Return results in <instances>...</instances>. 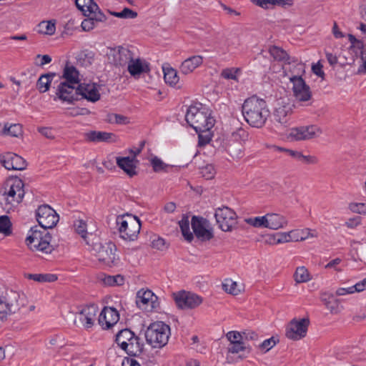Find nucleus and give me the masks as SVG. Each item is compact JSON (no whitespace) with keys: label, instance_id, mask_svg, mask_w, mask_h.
I'll list each match as a JSON object with an SVG mask.
<instances>
[{"label":"nucleus","instance_id":"864d4df0","mask_svg":"<svg viewBox=\"0 0 366 366\" xmlns=\"http://www.w3.org/2000/svg\"><path fill=\"white\" fill-rule=\"evenodd\" d=\"M240 71L238 68H227L222 71L221 76L226 79L237 80V74Z\"/></svg>","mask_w":366,"mask_h":366},{"label":"nucleus","instance_id":"4468645a","mask_svg":"<svg viewBox=\"0 0 366 366\" xmlns=\"http://www.w3.org/2000/svg\"><path fill=\"white\" fill-rule=\"evenodd\" d=\"M192 228L195 236L202 241L210 240L213 238V230L209 222L200 217L193 216L191 221Z\"/></svg>","mask_w":366,"mask_h":366},{"label":"nucleus","instance_id":"5fc2aeb1","mask_svg":"<svg viewBox=\"0 0 366 366\" xmlns=\"http://www.w3.org/2000/svg\"><path fill=\"white\" fill-rule=\"evenodd\" d=\"M198 134V144L200 147L204 146L209 143L212 139V134L210 130H206L202 132H197Z\"/></svg>","mask_w":366,"mask_h":366},{"label":"nucleus","instance_id":"ea45409f","mask_svg":"<svg viewBox=\"0 0 366 366\" xmlns=\"http://www.w3.org/2000/svg\"><path fill=\"white\" fill-rule=\"evenodd\" d=\"M251 351V347H249V345H246L244 341L230 343L228 347V352L232 354H237L240 352H246L247 354H249Z\"/></svg>","mask_w":366,"mask_h":366},{"label":"nucleus","instance_id":"13d9d810","mask_svg":"<svg viewBox=\"0 0 366 366\" xmlns=\"http://www.w3.org/2000/svg\"><path fill=\"white\" fill-rule=\"evenodd\" d=\"M151 164L155 172L163 171L167 165L164 164L159 158L154 157L151 159Z\"/></svg>","mask_w":366,"mask_h":366},{"label":"nucleus","instance_id":"f704fd0d","mask_svg":"<svg viewBox=\"0 0 366 366\" xmlns=\"http://www.w3.org/2000/svg\"><path fill=\"white\" fill-rule=\"evenodd\" d=\"M365 289H366V277L363 280L357 282V284H355V285H353L352 287H347V288H345V287L338 288L335 292V295L337 296H343V295H345L347 294H353L355 292H360L363 291Z\"/></svg>","mask_w":366,"mask_h":366},{"label":"nucleus","instance_id":"09e8293b","mask_svg":"<svg viewBox=\"0 0 366 366\" xmlns=\"http://www.w3.org/2000/svg\"><path fill=\"white\" fill-rule=\"evenodd\" d=\"M39 31L47 35L54 34L56 27L54 23L51 21H42L39 24Z\"/></svg>","mask_w":366,"mask_h":366},{"label":"nucleus","instance_id":"9b49d317","mask_svg":"<svg viewBox=\"0 0 366 366\" xmlns=\"http://www.w3.org/2000/svg\"><path fill=\"white\" fill-rule=\"evenodd\" d=\"M214 217L219 227L224 232H231L237 223L236 213L227 207L217 208Z\"/></svg>","mask_w":366,"mask_h":366},{"label":"nucleus","instance_id":"79ce46f5","mask_svg":"<svg viewBox=\"0 0 366 366\" xmlns=\"http://www.w3.org/2000/svg\"><path fill=\"white\" fill-rule=\"evenodd\" d=\"M294 279L297 283L307 282L310 280V274L305 267H300L294 274Z\"/></svg>","mask_w":366,"mask_h":366},{"label":"nucleus","instance_id":"e433bc0d","mask_svg":"<svg viewBox=\"0 0 366 366\" xmlns=\"http://www.w3.org/2000/svg\"><path fill=\"white\" fill-rule=\"evenodd\" d=\"M56 76L55 73H47L42 74L38 79L36 86L41 93L46 92L50 88L52 79Z\"/></svg>","mask_w":366,"mask_h":366},{"label":"nucleus","instance_id":"2eb2a0df","mask_svg":"<svg viewBox=\"0 0 366 366\" xmlns=\"http://www.w3.org/2000/svg\"><path fill=\"white\" fill-rule=\"evenodd\" d=\"M96 256L99 262L111 266L116 259V246L112 242L97 243L94 246Z\"/></svg>","mask_w":366,"mask_h":366},{"label":"nucleus","instance_id":"a878e982","mask_svg":"<svg viewBox=\"0 0 366 366\" xmlns=\"http://www.w3.org/2000/svg\"><path fill=\"white\" fill-rule=\"evenodd\" d=\"M62 78L65 79L64 82L77 86L79 84V72L74 66L69 62H66L64 68Z\"/></svg>","mask_w":366,"mask_h":366},{"label":"nucleus","instance_id":"c85d7f7f","mask_svg":"<svg viewBox=\"0 0 366 366\" xmlns=\"http://www.w3.org/2000/svg\"><path fill=\"white\" fill-rule=\"evenodd\" d=\"M321 300L332 314H338L342 309L340 300L335 298L333 294H325L322 296Z\"/></svg>","mask_w":366,"mask_h":366},{"label":"nucleus","instance_id":"f8f14e48","mask_svg":"<svg viewBox=\"0 0 366 366\" xmlns=\"http://www.w3.org/2000/svg\"><path fill=\"white\" fill-rule=\"evenodd\" d=\"M310 325L309 318L299 320L293 319L286 328V337L292 340H298L306 336Z\"/></svg>","mask_w":366,"mask_h":366},{"label":"nucleus","instance_id":"b1692460","mask_svg":"<svg viewBox=\"0 0 366 366\" xmlns=\"http://www.w3.org/2000/svg\"><path fill=\"white\" fill-rule=\"evenodd\" d=\"M116 162L117 166L129 177H132L137 174L136 169L139 161L134 157H117Z\"/></svg>","mask_w":366,"mask_h":366},{"label":"nucleus","instance_id":"7c9ffc66","mask_svg":"<svg viewBox=\"0 0 366 366\" xmlns=\"http://www.w3.org/2000/svg\"><path fill=\"white\" fill-rule=\"evenodd\" d=\"M126 66H127L129 74L133 76H139L142 73L149 71L148 65L143 64L140 59L134 60L132 58V60H131Z\"/></svg>","mask_w":366,"mask_h":366},{"label":"nucleus","instance_id":"aec40b11","mask_svg":"<svg viewBox=\"0 0 366 366\" xmlns=\"http://www.w3.org/2000/svg\"><path fill=\"white\" fill-rule=\"evenodd\" d=\"M119 320L118 311L111 307H104L99 316V324L103 329H109L115 325Z\"/></svg>","mask_w":366,"mask_h":366},{"label":"nucleus","instance_id":"9d476101","mask_svg":"<svg viewBox=\"0 0 366 366\" xmlns=\"http://www.w3.org/2000/svg\"><path fill=\"white\" fill-rule=\"evenodd\" d=\"M106 55L109 64L116 67H125L132 60L133 54L128 47L118 46L108 47Z\"/></svg>","mask_w":366,"mask_h":366},{"label":"nucleus","instance_id":"423d86ee","mask_svg":"<svg viewBox=\"0 0 366 366\" xmlns=\"http://www.w3.org/2000/svg\"><path fill=\"white\" fill-rule=\"evenodd\" d=\"M171 335L170 327L163 322H155L145 331L147 342L153 348H162L165 346Z\"/></svg>","mask_w":366,"mask_h":366},{"label":"nucleus","instance_id":"4be33fe9","mask_svg":"<svg viewBox=\"0 0 366 366\" xmlns=\"http://www.w3.org/2000/svg\"><path fill=\"white\" fill-rule=\"evenodd\" d=\"M157 297L149 290H139L137 294L136 303L138 307L144 310H152L156 307Z\"/></svg>","mask_w":366,"mask_h":366},{"label":"nucleus","instance_id":"f03ea898","mask_svg":"<svg viewBox=\"0 0 366 366\" xmlns=\"http://www.w3.org/2000/svg\"><path fill=\"white\" fill-rule=\"evenodd\" d=\"M242 112L245 121L255 128H262L269 115L266 102L256 96L244 100Z\"/></svg>","mask_w":366,"mask_h":366},{"label":"nucleus","instance_id":"de8ad7c7","mask_svg":"<svg viewBox=\"0 0 366 366\" xmlns=\"http://www.w3.org/2000/svg\"><path fill=\"white\" fill-rule=\"evenodd\" d=\"M107 121L111 124H127L129 123V120L127 117L117 114H108Z\"/></svg>","mask_w":366,"mask_h":366},{"label":"nucleus","instance_id":"4c0bfd02","mask_svg":"<svg viewBox=\"0 0 366 366\" xmlns=\"http://www.w3.org/2000/svg\"><path fill=\"white\" fill-rule=\"evenodd\" d=\"M179 225L184 239L188 242H191L194 239V235L189 229V217L186 215H183L182 219L179 222Z\"/></svg>","mask_w":366,"mask_h":366},{"label":"nucleus","instance_id":"7ed1b4c3","mask_svg":"<svg viewBox=\"0 0 366 366\" xmlns=\"http://www.w3.org/2000/svg\"><path fill=\"white\" fill-rule=\"evenodd\" d=\"M24 184L18 177L8 179L0 189V204L8 212L17 206L24 197Z\"/></svg>","mask_w":366,"mask_h":366},{"label":"nucleus","instance_id":"ddd939ff","mask_svg":"<svg viewBox=\"0 0 366 366\" xmlns=\"http://www.w3.org/2000/svg\"><path fill=\"white\" fill-rule=\"evenodd\" d=\"M322 130L316 125L301 126L290 129L288 137L295 141L309 140L318 137Z\"/></svg>","mask_w":366,"mask_h":366},{"label":"nucleus","instance_id":"393cba45","mask_svg":"<svg viewBox=\"0 0 366 366\" xmlns=\"http://www.w3.org/2000/svg\"><path fill=\"white\" fill-rule=\"evenodd\" d=\"M266 228L270 229H278L283 228L287 224V220L284 216L276 213H268L265 214Z\"/></svg>","mask_w":366,"mask_h":366},{"label":"nucleus","instance_id":"4d7b16f0","mask_svg":"<svg viewBox=\"0 0 366 366\" xmlns=\"http://www.w3.org/2000/svg\"><path fill=\"white\" fill-rule=\"evenodd\" d=\"M226 337L230 343L243 342V333L237 331H229Z\"/></svg>","mask_w":366,"mask_h":366},{"label":"nucleus","instance_id":"a211bd4d","mask_svg":"<svg viewBox=\"0 0 366 366\" xmlns=\"http://www.w3.org/2000/svg\"><path fill=\"white\" fill-rule=\"evenodd\" d=\"M0 163L8 170H24L27 165L25 159L11 152L1 154Z\"/></svg>","mask_w":366,"mask_h":366},{"label":"nucleus","instance_id":"e2e57ef3","mask_svg":"<svg viewBox=\"0 0 366 366\" xmlns=\"http://www.w3.org/2000/svg\"><path fill=\"white\" fill-rule=\"evenodd\" d=\"M277 234V241L279 244L291 242V237L290 232H278Z\"/></svg>","mask_w":366,"mask_h":366},{"label":"nucleus","instance_id":"473e14b6","mask_svg":"<svg viewBox=\"0 0 366 366\" xmlns=\"http://www.w3.org/2000/svg\"><path fill=\"white\" fill-rule=\"evenodd\" d=\"M251 2L264 9H269L272 6H291L292 0H251Z\"/></svg>","mask_w":366,"mask_h":366},{"label":"nucleus","instance_id":"a18cd8bd","mask_svg":"<svg viewBox=\"0 0 366 366\" xmlns=\"http://www.w3.org/2000/svg\"><path fill=\"white\" fill-rule=\"evenodd\" d=\"M22 129H21V125L19 124H14L10 125L9 127L7 126V124L4 125V133L9 134L11 137H19L21 134Z\"/></svg>","mask_w":366,"mask_h":366},{"label":"nucleus","instance_id":"8fccbe9b","mask_svg":"<svg viewBox=\"0 0 366 366\" xmlns=\"http://www.w3.org/2000/svg\"><path fill=\"white\" fill-rule=\"evenodd\" d=\"M266 217H256L254 218H247L245 219V222L254 227H264L266 228V221H265Z\"/></svg>","mask_w":366,"mask_h":366},{"label":"nucleus","instance_id":"6ab92c4d","mask_svg":"<svg viewBox=\"0 0 366 366\" xmlns=\"http://www.w3.org/2000/svg\"><path fill=\"white\" fill-rule=\"evenodd\" d=\"M294 104L282 101L277 104L273 112L274 120L281 125L286 126L292 114Z\"/></svg>","mask_w":366,"mask_h":366},{"label":"nucleus","instance_id":"c03bdc74","mask_svg":"<svg viewBox=\"0 0 366 366\" xmlns=\"http://www.w3.org/2000/svg\"><path fill=\"white\" fill-rule=\"evenodd\" d=\"M310 234L309 229L300 230L295 229L290 231V236L291 237V242L303 241L308 237Z\"/></svg>","mask_w":366,"mask_h":366},{"label":"nucleus","instance_id":"2f4dec72","mask_svg":"<svg viewBox=\"0 0 366 366\" xmlns=\"http://www.w3.org/2000/svg\"><path fill=\"white\" fill-rule=\"evenodd\" d=\"M297 62V61L291 62L290 64H287L288 68H285L286 76H288L290 81H292V79L302 78V76L305 71V65Z\"/></svg>","mask_w":366,"mask_h":366},{"label":"nucleus","instance_id":"bf43d9fd","mask_svg":"<svg viewBox=\"0 0 366 366\" xmlns=\"http://www.w3.org/2000/svg\"><path fill=\"white\" fill-rule=\"evenodd\" d=\"M277 341L278 340H277L274 337H272L267 340H264L259 345V347L262 350H264L265 352H267L277 344Z\"/></svg>","mask_w":366,"mask_h":366},{"label":"nucleus","instance_id":"58836bf2","mask_svg":"<svg viewBox=\"0 0 366 366\" xmlns=\"http://www.w3.org/2000/svg\"><path fill=\"white\" fill-rule=\"evenodd\" d=\"M164 79L166 84L170 86H176L179 82V78L177 75V71L173 68L163 67Z\"/></svg>","mask_w":366,"mask_h":366},{"label":"nucleus","instance_id":"0eeeda50","mask_svg":"<svg viewBox=\"0 0 366 366\" xmlns=\"http://www.w3.org/2000/svg\"><path fill=\"white\" fill-rule=\"evenodd\" d=\"M120 237L127 241L135 240L141 229L140 220L129 214L118 216L116 219Z\"/></svg>","mask_w":366,"mask_h":366},{"label":"nucleus","instance_id":"6e6d98bb","mask_svg":"<svg viewBox=\"0 0 366 366\" xmlns=\"http://www.w3.org/2000/svg\"><path fill=\"white\" fill-rule=\"evenodd\" d=\"M349 209L354 213L366 214V204L360 202H352L349 204Z\"/></svg>","mask_w":366,"mask_h":366},{"label":"nucleus","instance_id":"39448f33","mask_svg":"<svg viewBox=\"0 0 366 366\" xmlns=\"http://www.w3.org/2000/svg\"><path fill=\"white\" fill-rule=\"evenodd\" d=\"M115 342L119 347L131 357L140 355L144 350V343L129 329H123L116 335Z\"/></svg>","mask_w":366,"mask_h":366},{"label":"nucleus","instance_id":"0e129e2a","mask_svg":"<svg viewBox=\"0 0 366 366\" xmlns=\"http://www.w3.org/2000/svg\"><path fill=\"white\" fill-rule=\"evenodd\" d=\"M38 131L47 139H53L55 137L53 130L48 127H39Z\"/></svg>","mask_w":366,"mask_h":366},{"label":"nucleus","instance_id":"3c124183","mask_svg":"<svg viewBox=\"0 0 366 366\" xmlns=\"http://www.w3.org/2000/svg\"><path fill=\"white\" fill-rule=\"evenodd\" d=\"M200 173L206 179H211L214 177L216 171L214 167L209 164L200 169Z\"/></svg>","mask_w":366,"mask_h":366},{"label":"nucleus","instance_id":"338daca9","mask_svg":"<svg viewBox=\"0 0 366 366\" xmlns=\"http://www.w3.org/2000/svg\"><path fill=\"white\" fill-rule=\"evenodd\" d=\"M152 245L153 248L157 249L159 250H163L165 247V241L164 239L161 237H157L152 242Z\"/></svg>","mask_w":366,"mask_h":366},{"label":"nucleus","instance_id":"49530a36","mask_svg":"<svg viewBox=\"0 0 366 366\" xmlns=\"http://www.w3.org/2000/svg\"><path fill=\"white\" fill-rule=\"evenodd\" d=\"M75 231L78 233L84 240L86 239V224L82 219H77L74 223Z\"/></svg>","mask_w":366,"mask_h":366},{"label":"nucleus","instance_id":"412c9836","mask_svg":"<svg viewBox=\"0 0 366 366\" xmlns=\"http://www.w3.org/2000/svg\"><path fill=\"white\" fill-rule=\"evenodd\" d=\"M290 82L292 83V92L297 100L307 102L311 99L310 88L302 78L292 79Z\"/></svg>","mask_w":366,"mask_h":366},{"label":"nucleus","instance_id":"052dcab7","mask_svg":"<svg viewBox=\"0 0 366 366\" xmlns=\"http://www.w3.org/2000/svg\"><path fill=\"white\" fill-rule=\"evenodd\" d=\"M298 161L308 164H316L318 163V159L315 156H306L302 153H301L300 156H299Z\"/></svg>","mask_w":366,"mask_h":366},{"label":"nucleus","instance_id":"6e6552de","mask_svg":"<svg viewBox=\"0 0 366 366\" xmlns=\"http://www.w3.org/2000/svg\"><path fill=\"white\" fill-rule=\"evenodd\" d=\"M26 303V297L24 294L16 291H6L0 297V314L10 315L18 312Z\"/></svg>","mask_w":366,"mask_h":366},{"label":"nucleus","instance_id":"c9c22d12","mask_svg":"<svg viewBox=\"0 0 366 366\" xmlns=\"http://www.w3.org/2000/svg\"><path fill=\"white\" fill-rule=\"evenodd\" d=\"M95 360L89 354H76L72 357L71 366H93Z\"/></svg>","mask_w":366,"mask_h":366},{"label":"nucleus","instance_id":"774afa93","mask_svg":"<svg viewBox=\"0 0 366 366\" xmlns=\"http://www.w3.org/2000/svg\"><path fill=\"white\" fill-rule=\"evenodd\" d=\"M89 16L94 19L96 23L104 21L106 19V16L103 13L101 12L99 9L98 10L94 11V12H91Z\"/></svg>","mask_w":366,"mask_h":366},{"label":"nucleus","instance_id":"cd10ccee","mask_svg":"<svg viewBox=\"0 0 366 366\" xmlns=\"http://www.w3.org/2000/svg\"><path fill=\"white\" fill-rule=\"evenodd\" d=\"M203 58L202 56H192L185 59L179 67L180 71L184 74L192 73L197 67L202 64Z\"/></svg>","mask_w":366,"mask_h":366},{"label":"nucleus","instance_id":"72a5a7b5","mask_svg":"<svg viewBox=\"0 0 366 366\" xmlns=\"http://www.w3.org/2000/svg\"><path fill=\"white\" fill-rule=\"evenodd\" d=\"M76 7L84 16H89L91 12L98 10V5L93 0H75Z\"/></svg>","mask_w":366,"mask_h":366},{"label":"nucleus","instance_id":"680f3d73","mask_svg":"<svg viewBox=\"0 0 366 366\" xmlns=\"http://www.w3.org/2000/svg\"><path fill=\"white\" fill-rule=\"evenodd\" d=\"M248 137L247 132L242 128H239L237 131L232 133V137L236 141H244Z\"/></svg>","mask_w":366,"mask_h":366},{"label":"nucleus","instance_id":"c756f323","mask_svg":"<svg viewBox=\"0 0 366 366\" xmlns=\"http://www.w3.org/2000/svg\"><path fill=\"white\" fill-rule=\"evenodd\" d=\"M269 52L274 60L279 61H285L286 64H290L291 62L298 61L295 57H290L285 50L276 46H271L269 49Z\"/></svg>","mask_w":366,"mask_h":366},{"label":"nucleus","instance_id":"f3484780","mask_svg":"<svg viewBox=\"0 0 366 366\" xmlns=\"http://www.w3.org/2000/svg\"><path fill=\"white\" fill-rule=\"evenodd\" d=\"M56 99L69 104L79 100L77 86L61 81L57 86L56 97L54 99L56 100Z\"/></svg>","mask_w":366,"mask_h":366},{"label":"nucleus","instance_id":"dca6fc26","mask_svg":"<svg viewBox=\"0 0 366 366\" xmlns=\"http://www.w3.org/2000/svg\"><path fill=\"white\" fill-rule=\"evenodd\" d=\"M174 295L177 307L181 309H193L202 302L200 296L189 292L182 291Z\"/></svg>","mask_w":366,"mask_h":366},{"label":"nucleus","instance_id":"5701e85b","mask_svg":"<svg viewBox=\"0 0 366 366\" xmlns=\"http://www.w3.org/2000/svg\"><path fill=\"white\" fill-rule=\"evenodd\" d=\"M79 96L92 102H96L100 99V94L96 84L79 83L77 85V98Z\"/></svg>","mask_w":366,"mask_h":366},{"label":"nucleus","instance_id":"37998d69","mask_svg":"<svg viewBox=\"0 0 366 366\" xmlns=\"http://www.w3.org/2000/svg\"><path fill=\"white\" fill-rule=\"evenodd\" d=\"M11 223L8 216L4 215L0 217V232L6 236L11 234Z\"/></svg>","mask_w":366,"mask_h":366},{"label":"nucleus","instance_id":"a19ab883","mask_svg":"<svg viewBox=\"0 0 366 366\" xmlns=\"http://www.w3.org/2000/svg\"><path fill=\"white\" fill-rule=\"evenodd\" d=\"M28 278L38 282H53L57 280L54 274H29Z\"/></svg>","mask_w":366,"mask_h":366},{"label":"nucleus","instance_id":"1a4fd4ad","mask_svg":"<svg viewBox=\"0 0 366 366\" xmlns=\"http://www.w3.org/2000/svg\"><path fill=\"white\" fill-rule=\"evenodd\" d=\"M75 312L74 324L77 326L81 325L86 329L91 328L96 320L98 312V306L95 304H89L77 307Z\"/></svg>","mask_w":366,"mask_h":366},{"label":"nucleus","instance_id":"20e7f679","mask_svg":"<svg viewBox=\"0 0 366 366\" xmlns=\"http://www.w3.org/2000/svg\"><path fill=\"white\" fill-rule=\"evenodd\" d=\"M185 119L196 132L210 130L214 125V119L211 117L208 108L200 103L191 105L186 113Z\"/></svg>","mask_w":366,"mask_h":366},{"label":"nucleus","instance_id":"603ef678","mask_svg":"<svg viewBox=\"0 0 366 366\" xmlns=\"http://www.w3.org/2000/svg\"><path fill=\"white\" fill-rule=\"evenodd\" d=\"M237 287V282H233L232 280L227 281L225 283H223L222 285L224 290L227 293L232 294L233 295H237L239 292V290H238Z\"/></svg>","mask_w":366,"mask_h":366},{"label":"nucleus","instance_id":"bb28decb","mask_svg":"<svg viewBox=\"0 0 366 366\" xmlns=\"http://www.w3.org/2000/svg\"><path fill=\"white\" fill-rule=\"evenodd\" d=\"M114 134L106 132L90 131L84 134L86 141L92 142H114Z\"/></svg>","mask_w":366,"mask_h":366},{"label":"nucleus","instance_id":"69168bd1","mask_svg":"<svg viewBox=\"0 0 366 366\" xmlns=\"http://www.w3.org/2000/svg\"><path fill=\"white\" fill-rule=\"evenodd\" d=\"M96 22L94 21V19H92L91 16L89 19H84L81 22V28L84 31H89L92 29L95 26Z\"/></svg>","mask_w":366,"mask_h":366},{"label":"nucleus","instance_id":"f257e3e1","mask_svg":"<svg viewBox=\"0 0 366 366\" xmlns=\"http://www.w3.org/2000/svg\"><path fill=\"white\" fill-rule=\"evenodd\" d=\"M36 217L41 229L38 226L31 227L26 239V244L31 250L51 254L54 250V246L51 244V236L47 229L57 224L59 215L50 206L43 204L36 209Z\"/></svg>","mask_w":366,"mask_h":366}]
</instances>
